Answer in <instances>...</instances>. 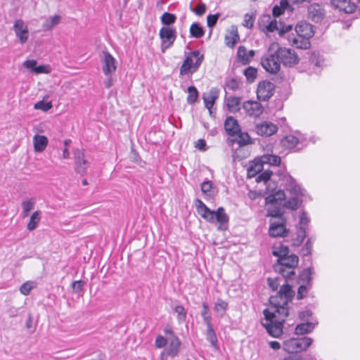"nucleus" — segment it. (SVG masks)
Segmentation results:
<instances>
[{
  "label": "nucleus",
  "mask_w": 360,
  "mask_h": 360,
  "mask_svg": "<svg viewBox=\"0 0 360 360\" xmlns=\"http://www.w3.org/2000/svg\"><path fill=\"white\" fill-rule=\"evenodd\" d=\"M281 280L279 277L267 280L273 290H276L279 286L281 288L276 295L270 297L269 306L263 311L264 321H262L268 333L274 338H278L283 333V323L289 314L288 304L295 295L290 285H281Z\"/></svg>",
  "instance_id": "nucleus-1"
},
{
  "label": "nucleus",
  "mask_w": 360,
  "mask_h": 360,
  "mask_svg": "<svg viewBox=\"0 0 360 360\" xmlns=\"http://www.w3.org/2000/svg\"><path fill=\"white\" fill-rule=\"evenodd\" d=\"M198 214L210 223L217 222L218 229L225 231L228 229L229 217L223 207H219L216 211L211 210L201 200L196 199L195 202Z\"/></svg>",
  "instance_id": "nucleus-2"
},
{
  "label": "nucleus",
  "mask_w": 360,
  "mask_h": 360,
  "mask_svg": "<svg viewBox=\"0 0 360 360\" xmlns=\"http://www.w3.org/2000/svg\"><path fill=\"white\" fill-rule=\"evenodd\" d=\"M203 60L204 56L199 51L195 50L190 52L180 68V75L193 74L198 70Z\"/></svg>",
  "instance_id": "nucleus-3"
},
{
  "label": "nucleus",
  "mask_w": 360,
  "mask_h": 360,
  "mask_svg": "<svg viewBox=\"0 0 360 360\" xmlns=\"http://www.w3.org/2000/svg\"><path fill=\"white\" fill-rule=\"evenodd\" d=\"M155 345L159 349L167 346L165 349L169 354L170 357L174 358L180 352L181 342L177 336L165 338L161 335H158L155 338Z\"/></svg>",
  "instance_id": "nucleus-4"
},
{
  "label": "nucleus",
  "mask_w": 360,
  "mask_h": 360,
  "mask_svg": "<svg viewBox=\"0 0 360 360\" xmlns=\"http://www.w3.org/2000/svg\"><path fill=\"white\" fill-rule=\"evenodd\" d=\"M313 343V339L309 337L292 338L283 343V349L289 353L294 354L306 350Z\"/></svg>",
  "instance_id": "nucleus-5"
},
{
  "label": "nucleus",
  "mask_w": 360,
  "mask_h": 360,
  "mask_svg": "<svg viewBox=\"0 0 360 360\" xmlns=\"http://www.w3.org/2000/svg\"><path fill=\"white\" fill-rule=\"evenodd\" d=\"M276 45L271 44L267 53L261 58L262 68L269 73L276 74L281 68V63L276 50Z\"/></svg>",
  "instance_id": "nucleus-6"
},
{
  "label": "nucleus",
  "mask_w": 360,
  "mask_h": 360,
  "mask_svg": "<svg viewBox=\"0 0 360 360\" xmlns=\"http://www.w3.org/2000/svg\"><path fill=\"white\" fill-rule=\"evenodd\" d=\"M280 63L286 67H293L300 61V58L295 51L285 47H278L276 49Z\"/></svg>",
  "instance_id": "nucleus-7"
},
{
  "label": "nucleus",
  "mask_w": 360,
  "mask_h": 360,
  "mask_svg": "<svg viewBox=\"0 0 360 360\" xmlns=\"http://www.w3.org/2000/svg\"><path fill=\"white\" fill-rule=\"evenodd\" d=\"M161 39V51L165 53L174 43L177 34L176 29L173 27H162L159 32Z\"/></svg>",
  "instance_id": "nucleus-8"
},
{
  "label": "nucleus",
  "mask_w": 360,
  "mask_h": 360,
  "mask_svg": "<svg viewBox=\"0 0 360 360\" xmlns=\"http://www.w3.org/2000/svg\"><path fill=\"white\" fill-rule=\"evenodd\" d=\"M299 262V258L296 255L292 254L285 257L277 259V263L274 265L275 271L278 274H285V268L295 269Z\"/></svg>",
  "instance_id": "nucleus-9"
},
{
  "label": "nucleus",
  "mask_w": 360,
  "mask_h": 360,
  "mask_svg": "<svg viewBox=\"0 0 360 360\" xmlns=\"http://www.w3.org/2000/svg\"><path fill=\"white\" fill-rule=\"evenodd\" d=\"M275 86L269 81L260 82L257 86V96L259 100L266 101L274 94Z\"/></svg>",
  "instance_id": "nucleus-10"
},
{
  "label": "nucleus",
  "mask_w": 360,
  "mask_h": 360,
  "mask_svg": "<svg viewBox=\"0 0 360 360\" xmlns=\"http://www.w3.org/2000/svg\"><path fill=\"white\" fill-rule=\"evenodd\" d=\"M269 234L272 238L285 237L288 235L285 220L283 218H280L278 221H271Z\"/></svg>",
  "instance_id": "nucleus-11"
},
{
  "label": "nucleus",
  "mask_w": 360,
  "mask_h": 360,
  "mask_svg": "<svg viewBox=\"0 0 360 360\" xmlns=\"http://www.w3.org/2000/svg\"><path fill=\"white\" fill-rule=\"evenodd\" d=\"M326 16L323 6L314 3L307 7V18L314 22H321Z\"/></svg>",
  "instance_id": "nucleus-12"
},
{
  "label": "nucleus",
  "mask_w": 360,
  "mask_h": 360,
  "mask_svg": "<svg viewBox=\"0 0 360 360\" xmlns=\"http://www.w3.org/2000/svg\"><path fill=\"white\" fill-rule=\"evenodd\" d=\"M75 155V170L77 173L84 175L90 165L89 161L85 157L84 153L79 150H77L74 153Z\"/></svg>",
  "instance_id": "nucleus-13"
},
{
  "label": "nucleus",
  "mask_w": 360,
  "mask_h": 360,
  "mask_svg": "<svg viewBox=\"0 0 360 360\" xmlns=\"http://www.w3.org/2000/svg\"><path fill=\"white\" fill-rule=\"evenodd\" d=\"M13 30L20 44H23L27 41L29 37L28 27L22 19L15 21Z\"/></svg>",
  "instance_id": "nucleus-14"
},
{
  "label": "nucleus",
  "mask_w": 360,
  "mask_h": 360,
  "mask_svg": "<svg viewBox=\"0 0 360 360\" xmlns=\"http://www.w3.org/2000/svg\"><path fill=\"white\" fill-rule=\"evenodd\" d=\"M101 63L103 65V72L106 76H109L111 73L116 70V60L110 53H103Z\"/></svg>",
  "instance_id": "nucleus-15"
},
{
  "label": "nucleus",
  "mask_w": 360,
  "mask_h": 360,
  "mask_svg": "<svg viewBox=\"0 0 360 360\" xmlns=\"http://www.w3.org/2000/svg\"><path fill=\"white\" fill-rule=\"evenodd\" d=\"M255 131L259 136H270L277 132L278 127L271 122H262L255 124Z\"/></svg>",
  "instance_id": "nucleus-16"
},
{
  "label": "nucleus",
  "mask_w": 360,
  "mask_h": 360,
  "mask_svg": "<svg viewBox=\"0 0 360 360\" xmlns=\"http://www.w3.org/2000/svg\"><path fill=\"white\" fill-rule=\"evenodd\" d=\"M289 44L297 49H307L310 47L311 43L309 39L300 35L290 34L288 37Z\"/></svg>",
  "instance_id": "nucleus-17"
},
{
  "label": "nucleus",
  "mask_w": 360,
  "mask_h": 360,
  "mask_svg": "<svg viewBox=\"0 0 360 360\" xmlns=\"http://www.w3.org/2000/svg\"><path fill=\"white\" fill-rule=\"evenodd\" d=\"M330 3L335 8L345 13H352L356 10V5L351 0H331Z\"/></svg>",
  "instance_id": "nucleus-18"
},
{
  "label": "nucleus",
  "mask_w": 360,
  "mask_h": 360,
  "mask_svg": "<svg viewBox=\"0 0 360 360\" xmlns=\"http://www.w3.org/2000/svg\"><path fill=\"white\" fill-rule=\"evenodd\" d=\"M219 89L217 88H212L207 93L204 94L202 96L206 108L209 110L210 114L212 113V108L216 100L219 98Z\"/></svg>",
  "instance_id": "nucleus-19"
},
{
  "label": "nucleus",
  "mask_w": 360,
  "mask_h": 360,
  "mask_svg": "<svg viewBox=\"0 0 360 360\" xmlns=\"http://www.w3.org/2000/svg\"><path fill=\"white\" fill-rule=\"evenodd\" d=\"M243 109L246 113L252 117H258L263 112V108L261 104L257 101H248L243 103Z\"/></svg>",
  "instance_id": "nucleus-20"
},
{
  "label": "nucleus",
  "mask_w": 360,
  "mask_h": 360,
  "mask_svg": "<svg viewBox=\"0 0 360 360\" xmlns=\"http://www.w3.org/2000/svg\"><path fill=\"white\" fill-rule=\"evenodd\" d=\"M285 189L290 193L291 195L302 197L304 195V190L296 182L292 177L289 176L286 179Z\"/></svg>",
  "instance_id": "nucleus-21"
},
{
  "label": "nucleus",
  "mask_w": 360,
  "mask_h": 360,
  "mask_svg": "<svg viewBox=\"0 0 360 360\" xmlns=\"http://www.w3.org/2000/svg\"><path fill=\"white\" fill-rule=\"evenodd\" d=\"M295 32L298 35L305 37V38L309 39L314 34V27L309 23L300 22L295 27Z\"/></svg>",
  "instance_id": "nucleus-22"
},
{
  "label": "nucleus",
  "mask_w": 360,
  "mask_h": 360,
  "mask_svg": "<svg viewBox=\"0 0 360 360\" xmlns=\"http://www.w3.org/2000/svg\"><path fill=\"white\" fill-rule=\"evenodd\" d=\"M255 54L254 50L248 51L244 46H240L237 51V58L241 64L245 65L250 63Z\"/></svg>",
  "instance_id": "nucleus-23"
},
{
  "label": "nucleus",
  "mask_w": 360,
  "mask_h": 360,
  "mask_svg": "<svg viewBox=\"0 0 360 360\" xmlns=\"http://www.w3.org/2000/svg\"><path fill=\"white\" fill-rule=\"evenodd\" d=\"M323 63V58L319 52H312L309 56V70L311 72L318 73L320 72V68Z\"/></svg>",
  "instance_id": "nucleus-24"
},
{
  "label": "nucleus",
  "mask_w": 360,
  "mask_h": 360,
  "mask_svg": "<svg viewBox=\"0 0 360 360\" xmlns=\"http://www.w3.org/2000/svg\"><path fill=\"white\" fill-rule=\"evenodd\" d=\"M224 129L230 136L238 134L240 131L238 121L231 116L228 117L224 122Z\"/></svg>",
  "instance_id": "nucleus-25"
},
{
  "label": "nucleus",
  "mask_w": 360,
  "mask_h": 360,
  "mask_svg": "<svg viewBox=\"0 0 360 360\" xmlns=\"http://www.w3.org/2000/svg\"><path fill=\"white\" fill-rule=\"evenodd\" d=\"M268 205L267 207V217H278L282 218L284 213L283 205L281 203L277 202H266Z\"/></svg>",
  "instance_id": "nucleus-26"
},
{
  "label": "nucleus",
  "mask_w": 360,
  "mask_h": 360,
  "mask_svg": "<svg viewBox=\"0 0 360 360\" xmlns=\"http://www.w3.org/2000/svg\"><path fill=\"white\" fill-rule=\"evenodd\" d=\"M224 39L226 45L233 49L240 39L237 28L234 26L231 27L229 32L225 35Z\"/></svg>",
  "instance_id": "nucleus-27"
},
{
  "label": "nucleus",
  "mask_w": 360,
  "mask_h": 360,
  "mask_svg": "<svg viewBox=\"0 0 360 360\" xmlns=\"http://www.w3.org/2000/svg\"><path fill=\"white\" fill-rule=\"evenodd\" d=\"M49 140L44 135L36 134L33 137V146L34 151L37 153L43 152L46 148Z\"/></svg>",
  "instance_id": "nucleus-28"
},
{
  "label": "nucleus",
  "mask_w": 360,
  "mask_h": 360,
  "mask_svg": "<svg viewBox=\"0 0 360 360\" xmlns=\"http://www.w3.org/2000/svg\"><path fill=\"white\" fill-rule=\"evenodd\" d=\"M317 323V322L307 321L305 323L298 324L295 328V333L296 335H304L310 333L314 330Z\"/></svg>",
  "instance_id": "nucleus-29"
},
{
  "label": "nucleus",
  "mask_w": 360,
  "mask_h": 360,
  "mask_svg": "<svg viewBox=\"0 0 360 360\" xmlns=\"http://www.w3.org/2000/svg\"><path fill=\"white\" fill-rule=\"evenodd\" d=\"M264 165L261 161V157L255 159L248 169V176L252 178L260 173L264 169Z\"/></svg>",
  "instance_id": "nucleus-30"
},
{
  "label": "nucleus",
  "mask_w": 360,
  "mask_h": 360,
  "mask_svg": "<svg viewBox=\"0 0 360 360\" xmlns=\"http://www.w3.org/2000/svg\"><path fill=\"white\" fill-rule=\"evenodd\" d=\"M299 139L294 135L290 134L281 140V146L285 149H292L298 144Z\"/></svg>",
  "instance_id": "nucleus-31"
},
{
  "label": "nucleus",
  "mask_w": 360,
  "mask_h": 360,
  "mask_svg": "<svg viewBox=\"0 0 360 360\" xmlns=\"http://www.w3.org/2000/svg\"><path fill=\"white\" fill-rule=\"evenodd\" d=\"M313 273V269L311 267L304 269L299 276V283L311 287Z\"/></svg>",
  "instance_id": "nucleus-32"
},
{
  "label": "nucleus",
  "mask_w": 360,
  "mask_h": 360,
  "mask_svg": "<svg viewBox=\"0 0 360 360\" xmlns=\"http://www.w3.org/2000/svg\"><path fill=\"white\" fill-rule=\"evenodd\" d=\"M41 218V212L39 210L34 212L30 216V221L27 223V229L32 231L36 229L40 222Z\"/></svg>",
  "instance_id": "nucleus-33"
},
{
  "label": "nucleus",
  "mask_w": 360,
  "mask_h": 360,
  "mask_svg": "<svg viewBox=\"0 0 360 360\" xmlns=\"http://www.w3.org/2000/svg\"><path fill=\"white\" fill-rule=\"evenodd\" d=\"M285 198V192L282 190H279L274 193L269 195L266 198V202H277L283 204V201Z\"/></svg>",
  "instance_id": "nucleus-34"
},
{
  "label": "nucleus",
  "mask_w": 360,
  "mask_h": 360,
  "mask_svg": "<svg viewBox=\"0 0 360 360\" xmlns=\"http://www.w3.org/2000/svg\"><path fill=\"white\" fill-rule=\"evenodd\" d=\"M261 161L264 165L278 166L281 163V158L276 155L266 154L261 156Z\"/></svg>",
  "instance_id": "nucleus-35"
},
{
  "label": "nucleus",
  "mask_w": 360,
  "mask_h": 360,
  "mask_svg": "<svg viewBox=\"0 0 360 360\" xmlns=\"http://www.w3.org/2000/svg\"><path fill=\"white\" fill-rule=\"evenodd\" d=\"M240 98L239 97H229L227 99V107L231 112H238L240 109Z\"/></svg>",
  "instance_id": "nucleus-36"
},
{
  "label": "nucleus",
  "mask_w": 360,
  "mask_h": 360,
  "mask_svg": "<svg viewBox=\"0 0 360 360\" xmlns=\"http://www.w3.org/2000/svg\"><path fill=\"white\" fill-rule=\"evenodd\" d=\"M35 205V200L30 198L22 202V217H27L29 215V212L34 209Z\"/></svg>",
  "instance_id": "nucleus-37"
},
{
  "label": "nucleus",
  "mask_w": 360,
  "mask_h": 360,
  "mask_svg": "<svg viewBox=\"0 0 360 360\" xmlns=\"http://www.w3.org/2000/svg\"><path fill=\"white\" fill-rule=\"evenodd\" d=\"M301 202L302 199L300 198V197L292 195L288 200L283 203V205L286 208L290 209L292 210H295L299 207Z\"/></svg>",
  "instance_id": "nucleus-38"
},
{
  "label": "nucleus",
  "mask_w": 360,
  "mask_h": 360,
  "mask_svg": "<svg viewBox=\"0 0 360 360\" xmlns=\"http://www.w3.org/2000/svg\"><path fill=\"white\" fill-rule=\"evenodd\" d=\"M176 20V17L174 14L165 12L160 17V20L164 27H171L170 25L174 24Z\"/></svg>",
  "instance_id": "nucleus-39"
},
{
  "label": "nucleus",
  "mask_w": 360,
  "mask_h": 360,
  "mask_svg": "<svg viewBox=\"0 0 360 360\" xmlns=\"http://www.w3.org/2000/svg\"><path fill=\"white\" fill-rule=\"evenodd\" d=\"M243 73L249 83H252L257 77V70L252 66L245 68Z\"/></svg>",
  "instance_id": "nucleus-40"
},
{
  "label": "nucleus",
  "mask_w": 360,
  "mask_h": 360,
  "mask_svg": "<svg viewBox=\"0 0 360 360\" xmlns=\"http://www.w3.org/2000/svg\"><path fill=\"white\" fill-rule=\"evenodd\" d=\"M272 253L274 256L278 257V259H281L289 256V249L287 246L281 245L278 248L274 247Z\"/></svg>",
  "instance_id": "nucleus-41"
},
{
  "label": "nucleus",
  "mask_w": 360,
  "mask_h": 360,
  "mask_svg": "<svg viewBox=\"0 0 360 360\" xmlns=\"http://www.w3.org/2000/svg\"><path fill=\"white\" fill-rule=\"evenodd\" d=\"M190 34L193 37L201 38L205 32L202 27L198 23L194 22L191 25Z\"/></svg>",
  "instance_id": "nucleus-42"
},
{
  "label": "nucleus",
  "mask_w": 360,
  "mask_h": 360,
  "mask_svg": "<svg viewBox=\"0 0 360 360\" xmlns=\"http://www.w3.org/2000/svg\"><path fill=\"white\" fill-rule=\"evenodd\" d=\"M188 96L187 97V102L189 104H193L197 101L198 98V92L197 89L194 86H190L188 87Z\"/></svg>",
  "instance_id": "nucleus-43"
},
{
  "label": "nucleus",
  "mask_w": 360,
  "mask_h": 360,
  "mask_svg": "<svg viewBox=\"0 0 360 360\" xmlns=\"http://www.w3.org/2000/svg\"><path fill=\"white\" fill-rule=\"evenodd\" d=\"M207 340L210 342L212 346L215 349L217 348V338L213 329V327L207 328L206 333Z\"/></svg>",
  "instance_id": "nucleus-44"
},
{
  "label": "nucleus",
  "mask_w": 360,
  "mask_h": 360,
  "mask_svg": "<svg viewBox=\"0 0 360 360\" xmlns=\"http://www.w3.org/2000/svg\"><path fill=\"white\" fill-rule=\"evenodd\" d=\"M227 307L228 303L221 299H219L214 304V309L215 311L220 314L221 316H223Z\"/></svg>",
  "instance_id": "nucleus-45"
},
{
  "label": "nucleus",
  "mask_w": 360,
  "mask_h": 360,
  "mask_svg": "<svg viewBox=\"0 0 360 360\" xmlns=\"http://www.w3.org/2000/svg\"><path fill=\"white\" fill-rule=\"evenodd\" d=\"M237 143L240 146H245L250 143V138L248 133L240 132L238 133Z\"/></svg>",
  "instance_id": "nucleus-46"
},
{
  "label": "nucleus",
  "mask_w": 360,
  "mask_h": 360,
  "mask_svg": "<svg viewBox=\"0 0 360 360\" xmlns=\"http://www.w3.org/2000/svg\"><path fill=\"white\" fill-rule=\"evenodd\" d=\"M174 311L177 314V319L179 322L182 323L186 321L187 312L182 305H177L174 308Z\"/></svg>",
  "instance_id": "nucleus-47"
},
{
  "label": "nucleus",
  "mask_w": 360,
  "mask_h": 360,
  "mask_svg": "<svg viewBox=\"0 0 360 360\" xmlns=\"http://www.w3.org/2000/svg\"><path fill=\"white\" fill-rule=\"evenodd\" d=\"M60 20V16L55 15L51 18L49 22H46L43 24V28L45 30L51 29L55 25H58Z\"/></svg>",
  "instance_id": "nucleus-48"
},
{
  "label": "nucleus",
  "mask_w": 360,
  "mask_h": 360,
  "mask_svg": "<svg viewBox=\"0 0 360 360\" xmlns=\"http://www.w3.org/2000/svg\"><path fill=\"white\" fill-rule=\"evenodd\" d=\"M311 288L308 285L301 284L297 290V299L302 300L305 297Z\"/></svg>",
  "instance_id": "nucleus-49"
},
{
  "label": "nucleus",
  "mask_w": 360,
  "mask_h": 360,
  "mask_svg": "<svg viewBox=\"0 0 360 360\" xmlns=\"http://www.w3.org/2000/svg\"><path fill=\"white\" fill-rule=\"evenodd\" d=\"M52 108L51 102H44L43 101H38L34 105V108L36 110H41L44 112L48 111Z\"/></svg>",
  "instance_id": "nucleus-50"
},
{
  "label": "nucleus",
  "mask_w": 360,
  "mask_h": 360,
  "mask_svg": "<svg viewBox=\"0 0 360 360\" xmlns=\"http://www.w3.org/2000/svg\"><path fill=\"white\" fill-rule=\"evenodd\" d=\"M34 287V284L32 281H27L24 283L20 288V292L24 295H27L30 294L32 289Z\"/></svg>",
  "instance_id": "nucleus-51"
},
{
  "label": "nucleus",
  "mask_w": 360,
  "mask_h": 360,
  "mask_svg": "<svg viewBox=\"0 0 360 360\" xmlns=\"http://www.w3.org/2000/svg\"><path fill=\"white\" fill-rule=\"evenodd\" d=\"M272 174H273V172L271 171L266 169L265 171H264L263 172H262L257 176L256 181L257 182L263 181V182L266 183L267 181H269L270 179Z\"/></svg>",
  "instance_id": "nucleus-52"
},
{
  "label": "nucleus",
  "mask_w": 360,
  "mask_h": 360,
  "mask_svg": "<svg viewBox=\"0 0 360 360\" xmlns=\"http://www.w3.org/2000/svg\"><path fill=\"white\" fill-rule=\"evenodd\" d=\"M309 218L305 212H302L300 217L299 225L300 228L307 229L309 223Z\"/></svg>",
  "instance_id": "nucleus-53"
},
{
  "label": "nucleus",
  "mask_w": 360,
  "mask_h": 360,
  "mask_svg": "<svg viewBox=\"0 0 360 360\" xmlns=\"http://www.w3.org/2000/svg\"><path fill=\"white\" fill-rule=\"evenodd\" d=\"M220 16V14L219 13H216V14H214V15H208L207 17V25L209 27H214L219 18Z\"/></svg>",
  "instance_id": "nucleus-54"
},
{
  "label": "nucleus",
  "mask_w": 360,
  "mask_h": 360,
  "mask_svg": "<svg viewBox=\"0 0 360 360\" xmlns=\"http://www.w3.org/2000/svg\"><path fill=\"white\" fill-rule=\"evenodd\" d=\"M254 21L255 18L253 15L247 13L244 16V21L243 25L248 28H252L254 25Z\"/></svg>",
  "instance_id": "nucleus-55"
},
{
  "label": "nucleus",
  "mask_w": 360,
  "mask_h": 360,
  "mask_svg": "<svg viewBox=\"0 0 360 360\" xmlns=\"http://www.w3.org/2000/svg\"><path fill=\"white\" fill-rule=\"evenodd\" d=\"M314 240H313L311 238H309L306 244L303 247L302 250L304 252V255H308L311 254Z\"/></svg>",
  "instance_id": "nucleus-56"
},
{
  "label": "nucleus",
  "mask_w": 360,
  "mask_h": 360,
  "mask_svg": "<svg viewBox=\"0 0 360 360\" xmlns=\"http://www.w3.org/2000/svg\"><path fill=\"white\" fill-rule=\"evenodd\" d=\"M212 188L211 181H205L201 184V191L204 194H208Z\"/></svg>",
  "instance_id": "nucleus-57"
},
{
  "label": "nucleus",
  "mask_w": 360,
  "mask_h": 360,
  "mask_svg": "<svg viewBox=\"0 0 360 360\" xmlns=\"http://www.w3.org/2000/svg\"><path fill=\"white\" fill-rule=\"evenodd\" d=\"M84 284V283L82 280L74 281L72 284L73 290L75 292H80L83 288Z\"/></svg>",
  "instance_id": "nucleus-58"
},
{
  "label": "nucleus",
  "mask_w": 360,
  "mask_h": 360,
  "mask_svg": "<svg viewBox=\"0 0 360 360\" xmlns=\"http://www.w3.org/2000/svg\"><path fill=\"white\" fill-rule=\"evenodd\" d=\"M312 315V312L309 309L302 311L299 313V318L302 321H308V318Z\"/></svg>",
  "instance_id": "nucleus-59"
},
{
  "label": "nucleus",
  "mask_w": 360,
  "mask_h": 360,
  "mask_svg": "<svg viewBox=\"0 0 360 360\" xmlns=\"http://www.w3.org/2000/svg\"><path fill=\"white\" fill-rule=\"evenodd\" d=\"M279 25H280V29H279V35L280 36H283L285 34L291 31L292 29V26L290 25H283L281 22H280Z\"/></svg>",
  "instance_id": "nucleus-60"
},
{
  "label": "nucleus",
  "mask_w": 360,
  "mask_h": 360,
  "mask_svg": "<svg viewBox=\"0 0 360 360\" xmlns=\"http://www.w3.org/2000/svg\"><path fill=\"white\" fill-rule=\"evenodd\" d=\"M266 29L268 32H274L275 30H278L280 29V25L278 26L276 20H272L269 23V25L266 27Z\"/></svg>",
  "instance_id": "nucleus-61"
},
{
  "label": "nucleus",
  "mask_w": 360,
  "mask_h": 360,
  "mask_svg": "<svg viewBox=\"0 0 360 360\" xmlns=\"http://www.w3.org/2000/svg\"><path fill=\"white\" fill-rule=\"evenodd\" d=\"M284 271L285 274H280L283 278H291L295 274V269L285 268Z\"/></svg>",
  "instance_id": "nucleus-62"
},
{
  "label": "nucleus",
  "mask_w": 360,
  "mask_h": 360,
  "mask_svg": "<svg viewBox=\"0 0 360 360\" xmlns=\"http://www.w3.org/2000/svg\"><path fill=\"white\" fill-rule=\"evenodd\" d=\"M23 65L26 68L30 69L34 72V69L37 65V61L34 60H27L24 62Z\"/></svg>",
  "instance_id": "nucleus-63"
},
{
  "label": "nucleus",
  "mask_w": 360,
  "mask_h": 360,
  "mask_svg": "<svg viewBox=\"0 0 360 360\" xmlns=\"http://www.w3.org/2000/svg\"><path fill=\"white\" fill-rule=\"evenodd\" d=\"M226 86L231 90H236L238 88V83L235 79H231L227 82Z\"/></svg>",
  "instance_id": "nucleus-64"
}]
</instances>
